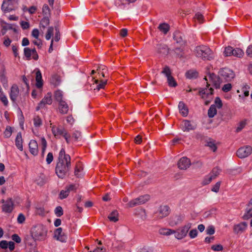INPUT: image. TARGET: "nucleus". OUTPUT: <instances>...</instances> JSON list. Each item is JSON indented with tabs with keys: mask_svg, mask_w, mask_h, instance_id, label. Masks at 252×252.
Instances as JSON below:
<instances>
[{
	"mask_svg": "<svg viewBox=\"0 0 252 252\" xmlns=\"http://www.w3.org/2000/svg\"><path fill=\"white\" fill-rule=\"evenodd\" d=\"M18 5V0H4L1 9L5 12H9L16 9Z\"/></svg>",
	"mask_w": 252,
	"mask_h": 252,
	"instance_id": "1",
	"label": "nucleus"
},
{
	"mask_svg": "<svg viewBox=\"0 0 252 252\" xmlns=\"http://www.w3.org/2000/svg\"><path fill=\"white\" fill-rule=\"evenodd\" d=\"M24 54L27 60H30L31 59L37 60L38 59V55L35 48L31 49L28 47L25 48L24 49Z\"/></svg>",
	"mask_w": 252,
	"mask_h": 252,
	"instance_id": "2",
	"label": "nucleus"
},
{
	"mask_svg": "<svg viewBox=\"0 0 252 252\" xmlns=\"http://www.w3.org/2000/svg\"><path fill=\"white\" fill-rule=\"evenodd\" d=\"M64 119L67 125H70L72 124L73 117L72 116V109L67 104H64Z\"/></svg>",
	"mask_w": 252,
	"mask_h": 252,
	"instance_id": "3",
	"label": "nucleus"
},
{
	"mask_svg": "<svg viewBox=\"0 0 252 252\" xmlns=\"http://www.w3.org/2000/svg\"><path fill=\"white\" fill-rule=\"evenodd\" d=\"M59 162L57 164L56 167V173L59 178H62L63 175V160L62 159V154L61 152L60 154L59 158Z\"/></svg>",
	"mask_w": 252,
	"mask_h": 252,
	"instance_id": "4",
	"label": "nucleus"
},
{
	"mask_svg": "<svg viewBox=\"0 0 252 252\" xmlns=\"http://www.w3.org/2000/svg\"><path fill=\"white\" fill-rule=\"evenodd\" d=\"M191 165L190 160L186 157L182 158L178 163V166L180 169L185 170Z\"/></svg>",
	"mask_w": 252,
	"mask_h": 252,
	"instance_id": "5",
	"label": "nucleus"
},
{
	"mask_svg": "<svg viewBox=\"0 0 252 252\" xmlns=\"http://www.w3.org/2000/svg\"><path fill=\"white\" fill-rule=\"evenodd\" d=\"M64 159L65 161V165L64 166L65 169L64 174H65L67 177H69L71 175V158L69 155H67L64 158Z\"/></svg>",
	"mask_w": 252,
	"mask_h": 252,
	"instance_id": "6",
	"label": "nucleus"
},
{
	"mask_svg": "<svg viewBox=\"0 0 252 252\" xmlns=\"http://www.w3.org/2000/svg\"><path fill=\"white\" fill-rule=\"evenodd\" d=\"M52 102V99L51 97V95L49 94H48L40 102L38 106L37 107V110H38L39 108H41L45 107L46 105H50L51 104Z\"/></svg>",
	"mask_w": 252,
	"mask_h": 252,
	"instance_id": "7",
	"label": "nucleus"
},
{
	"mask_svg": "<svg viewBox=\"0 0 252 252\" xmlns=\"http://www.w3.org/2000/svg\"><path fill=\"white\" fill-rule=\"evenodd\" d=\"M107 81L103 80H93L92 83L94 90H99L103 89L106 84Z\"/></svg>",
	"mask_w": 252,
	"mask_h": 252,
	"instance_id": "8",
	"label": "nucleus"
},
{
	"mask_svg": "<svg viewBox=\"0 0 252 252\" xmlns=\"http://www.w3.org/2000/svg\"><path fill=\"white\" fill-rule=\"evenodd\" d=\"M162 234L166 237H168L170 239L173 240L175 238L180 239L182 237H177L176 236V232L175 230L171 229H165L163 230Z\"/></svg>",
	"mask_w": 252,
	"mask_h": 252,
	"instance_id": "9",
	"label": "nucleus"
},
{
	"mask_svg": "<svg viewBox=\"0 0 252 252\" xmlns=\"http://www.w3.org/2000/svg\"><path fill=\"white\" fill-rule=\"evenodd\" d=\"M13 209V203L11 199H8L6 203L2 206L3 211L6 213H10Z\"/></svg>",
	"mask_w": 252,
	"mask_h": 252,
	"instance_id": "10",
	"label": "nucleus"
},
{
	"mask_svg": "<svg viewBox=\"0 0 252 252\" xmlns=\"http://www.w3.org/2000/svg\"><path fill=\"white\" fill-rule=\"evenodd\" d=\"M31 153L33 155H36L38 153V145L36 141L31 140L29 143Z\"/></svg>",
	"mask_w": 252,
	"mask_h": 252,
	"instance_id": "11",
	"label": "nucleus"
},
{
	"mask_svg": "<svg viewBox=\"0 0 252 252\" xmlns=\"http://www.w3.org/2000/svg\"><path fill=\"white\" fill-rule=\"evenodd\" d=\"M251 151L247 148H242L238 150L237 155L240 158H245L250 154Z\"/></svg>",
	"mask_w": 252,
	"mask_h": 252,
	"instance_id": "12",
	"label": "nucleus"
},
{
	"mask_svg": "<svg viewBox=\"0 0 252 252\" xmlns=\"http://www.w3.org/2000/svg\"><path fill=\"white\" fill-rule=\"evenodd\" d=\"M54 237L57 240L62 242L63 234V230L61 227L58 228L55 230Z\"/></svg>",
	"mask_w": 252,
	"mask_h": 252,
	"instance_id": "13",
	"label": "nucleus"
},
{
	"mask_svg": "<svg viewBox=\"0 0 252 252\" xmlns=\"http://www.w3.org/2000/svg\"><path fill=\"white\" fill-rule=\"evenodd\" d=\"M75 189L74 185L71 184L67 186L65 190L64 191V198L68 197L71 194V192Z\"/></svg>",
	"mask_w": 252,
	"mask_h": 252,
	"instance_id": "14",
	"label": "nucleus"
},
{
	"mask_svg": "<svg viewBox=\"0 0 252 252\" xmlns=\"http://www.w3.org/2000/svg\"><path fill=\"white\" fill-rule=\"evenodd\" d=\"M19 94V90L17 86H12L11 90L10 96L11 99L14 101Z\"/></svg>",
	"mask_w": 252,
	"mask_h": 252,
	"instance_id": "15",
	"label": "nucleus"
},
{
	"mask_svg": "<svg viewBox=\"0 0 252 252\" xmlns=\"http://www.w3.org/2000/svg\"><path fill=\"white\" fill-rule=\"evenodd\" d=\"M179 108L183 116H187L189 113L188 108L183 102L179 103Z\"/></svg>",
	"mask_w": 252,
	"mask_h": 252,
	"instance_id": "16",
	"label": "nucleus"
},
{
	"mask_svg": "<svg viewBox=\"0 0 252 252\" xmlns=\"http://www.w3.org/2000/svg\"><path fill=\"white\" fill-rule=\"evenodd\" d=\"M22 139L20 134L17 135L16 138V145L18 148L21 151L23 150Z\"/></svg>",
	"mask_w": 252,
	"mask_h": 252,
	"instance_id": "17",
	"label": "nucleus"
},
{
	"mask_svg": "<svg viewBox=\"0 0 252 252\" xmlns=\"http://www.w3.org/2000/svg\"><path fill=\"white\" fill-rule=\"evenodd\" d=\"M55 99L59 102V104L61 106V108H63L62 107V98H63V95L62 92L60 91H56L55 94Z\"/></svg>",
	"mask_w": 252,
	"mask_h": 252,
	"instance_id": "18",
	"label": "nucleus"
},
{
	"mask_svg": "<svg viewBox=\"0 0 252 252\" xmlns=\"http://www.w3.org/2000/svg\"><path fill=\"white\" fill-rule=\"evenodd\" d=\"M55 29L53 27H49L47 29V32L45 35L46 39L49 40L53 36V34L55 33Z\"/></svg>",
	"mask_w": 252,
	"mask_h": 252,
	"instance_id": "19",
	"label": "nucleus"
},
{
	"mask_svg": "<svg viewBox=\"0 0 252 252\" xmlns=\"http://www.w3.org/2000/svg\"><path fill=\"white\" fill-rule=\"evenodd\" d=\"M159 29L166 34L169 30V26L167 24L163 23L158 27Z\"/></svg>",
	"mask_w": 252,
	"mask_h": 252,
	"instance_id": "20",
	"label": "nucleus"
},
{
	"mask_svg": "<svg viewBox=\"0 0 252 252\" xmlns=\"http://www.w3.org/2000/svg\"><path fill=\"white\" fill-rule=\"evenodd\" d=\"M217 114V109L214 105H212L208 110L209 117H213Z\"/></svg>",
	"mask_w": 252,
	"mask_h": 252,
	"instance_id": "21",
	"label": "nucleus"
},
{
	"mask_svg": "<svg viewBox=\"0 0 252 252\" xmlns=\"http://www.w3.org/2000/svg\"><path fill=\"white\" fill-rule=\"evenodd\" d=\"M234 49L231 46L226 47L225 48L224 53L226 56H230L233 55Z\"/></svg>",
	"mask_w": 252,
	"mask_h": 252,
	"instance_id": "22",
	"label": "nucleus"
},
{
	"mask_svg": "<svg viewBox=\"0 0 252 252\" xmlns=\"http://www.w3.org/2000/svg\"><path fill=\"white\" fill-rule=\"evenodd\" d=\"M162 73L164 74L165 75V77L168 79H173V78L171 76V70L167 67L164 68L163 70L162 71Z\"/></svg>",
	"mask_w": 252,
	"mask_h": 252,
	"instance_id": "23",
	"label": "nucleus"
},
{
	"mask_svg": "<svg viewBox=\"0 0 252 252\" xmlns=\"http://www.w3.org/2000/svg\"><path fill=\"white\" fill-rule=\"evenodd\" d=\"M42 12L45 16H48L50 15V10L47 4H45L43 5L42 8Z\"/></svg>",
	"mask_w": 252,
	"mask_h": 252,
	"instance_id": "24",
	"label": "nucleus"
},
{
	"mask_svg": "<svg viewBox=\"0 0 252 252\" xmlns=\"http://www.w3.org/2000/svg\"><path fill=\"white\" fill-rule=\"evenodd\" d=\"M246 226L247 223L246 222H243L242 224H239L237 225L235 227V229L237 232L242 231L244 230V228Z\"/></svg>",
	"mask_w": 252,
	"mask_h": 252,
	"instance_id": "25",
	"label": "nucleus"
},
{
	"mask_svg": "<svg viewBox=\"0 0 252 252\" xmlns=\"http://www.w3.org/2000/svg\"><path fill=\"white\" fill-rule=\"evenodd\" d=\"M11 42H12V40L8 36H5L3 38V44L5 47H9L10 46Z\"/></svg>",
	"mask_w": 252,
	"mask_h": 252,
	"instance_id": "26",
	"label": "nucleus"
},
{
	"mask_svg": "<svg viewBox=\"0 0 252 252\" xmlns=\"http://www.w3.org/2000/svg\"><path fill=\"white\" fill-rule=\"evenodd\" d=\"M242 50L240 48L234 49L233 55L234 56L240 58L242 55Z\"/></svg>",
	"mask_w": 252,
	"mask_h": 252,
	"instance_id": "27",
	"label": "nucleus"
},
{
	"mask_svg": "<svg viewBox=\"0 0 252 252\" xmlns=\"http://www.w3.org/2000/svg\"><path fill=\"white\" fill-rule=\"evenodd\" d=\"M12 133V129L10 126H7L4 131L5 136L7 137H9Z\"/></svg>",
	"mask_w": 252,
	"mask_h": 252,
	"instance_id": "28",
	"label": "nucleus"
},
{
	"mask_svg": "<svg viewBox=\"0 0 252 252\" xmlns=\"http://www.w3.org/2000/svg\"><path fill=\"white\" fill-rule=\"evenodd\" d=\"M12 50L15 57L19 58L18 46L15 45H13L12 46Z\"/></svg>",
	"mask_w": 252,
	"mask_h": 252,
	"instance_id": "29",
	"label": "nucleus"
},
{
	"mask_svg": "<svg viewBox=\"0 0 252 252\" xmlns=\"http://www.w3.org/2000/svg\"><path fill=\"white\" fill-rule=\"evenodd\" d=\"M245 52L247 56L252 58V45H250L246 48Z\"/></svg>",
	"mask_w": 252,
	"mask_h": 252,
	"instance_id": "30",
	"label": "nucleus"
},
{
	"mask_svg": "<svg viewBox=\"0 0 252 252\" xmlns=\"http://www.w3.org/2000/svg\"><path fill=\"white\" fill-rule=\"evenodd\" d=\"M39 32L38 29H34L32 32V35L36 39L39 38Z\"/></svg>",
	"mask_w": 252,
	"mask_h": 252,
	"instance_id": "31",
	"label": "nucleus"
},
{
	"mask_svg": "<svg viewBox=\"0 0 252 252\" xmlns=\"http://www.w3.org/2000/svg\"><path fill=\"white\" fill-rule=\"evenodd\" d=\"M32 42L35 45L37 46L38 48H41L42 47V42L40 39H35V40H33Z\"/></svg>",
	"mask_w": 252,
	"mask_h": 252,
	"instance_id": "32",
	"label": "nucleus"
},
{
	"mask_svg": "<svg viewBox=\"0 0 252 252\" xmlns=\"http://www.w3.org/2000/svg\"><path fill=\"white\" fill-rule=\"evenodd\" d=\"M55 36L54 37V40L55 41H58L60 39L61 35H60L59 31L57 28H55Z\"/></svg>",
	"mask_w": 252,
	"mask_h": 252,
	"instance_id": "33",
	"label": "nucleus"
},
{
	"mask_svg": "<svg viewBox=\"0 0 252 252\" xmlns=\"http://www.w3.org/2000/svg\"><path fill=\"white\" fill-rule=\"evenodd\" d=\"M209 90L206 89V90H203L200 92V94L202 96V98H205L206 96V94L207 96L209 93L211 94H212V92L211 91H210V92L209 93Z\"/></svg>",
	"mask_w": 252,
	"mask_h": 252,
	"instance_id": "34",
	"label": "nucleus"
},
{
	"mask_svg": "<svg viewBox=\"0 0 252 252\" xmlns=\"http://www.w3.org/2000/svg\"><path fill=\"white\" fill-rule=\"evenodd\" d=\"M20 25L23 29H27L30 27L29 23L26 21H21Z\"/></svg>",
	"mask_w": 252,
	"mask_h": 252,
	"instance_id": "35",
	"label": "nucleus"
},
{
	"mask_svg": "<svg viewBox=\"0 0 252 252\" xmlns=\"http://www.w3.org/2000/svg\"><path fill=\"white\" fill-rule=\"evenodd\" d=\"M98 78H112L114 77V76H112V75H109V74L107 73L105 74L104 72H101L100 73H99L98 76H97Z\"/></svg>",
	"mask_w": 252,
	"mask_h": 252,
	"instance_id": "36",
	"label": "nucleus"
},
{
	"mask_svg": "<svg viewBox=\"0 0 252 252\" xmlns=\"http://www.w3.org/2000/svg\"><path fill=\"white\" fill-rule=\"evenodd\" d=\"M34 124L35 126H39L41 124V120L38 117H36L33 120Z\"/></svg>",
	"mask_w": 252,
	"mask_h": 252,
	"instance_id": "37",
	"label": "nucleus"
},
{
	"mask_svg": "<svg viewBox=\"0 0 252 252\" xmlns=\"http://www.w3.org/2000/svg\"><path fill=\"white\" fill-rule=\"evenodd\" d=\"M231 87L232 86L231 84H227L223 86L222 89L224 92H227L231 90Z\"/></svg>",
	"mask_w": 252,
	"mask_h": 252,
	"instance_id": "38",
	"label": "nucleus"
},
{
	"mask_svg": "<svg viewBox=\"0 0 252 252\" xmlns=\"http://www.w3.org/2000/svg\"><path fill=\"white\" fill-rule=\"evenodd\" d=\"M36 82L35 83V85L36 87L38 89H40L42 88L43 86V81L42 80H35Z\"/></svg>",
	"mask_w": 252,
	"mask_h": 252,
	"instance_id": "39",
	"label": "nucleus"
},
{
	"mask_svg": "<svg viewBox=\"0 0 252 252\" xmlns=\"http://www.w3.org/2000/svg\"><path fill=\"white\" fill-rule=\"evenodd\" d=\"M62 208L61 206H59L56 208L55 214L57 216L59 217L62 215Z\"/></svg>",
	"mask_w": 252,
	"mask_h": 252,
	"instance_id": "40",
	"label": "nucleus"
},
{
	"mask_svg": "<svg viewBox=\"0 0 252 252\" xmlns=\"http://www.w3.org/2000/svg\"><path fill=\"white\" fill-rule=\"evenodd\" d=\"M53 159V156L52 153H48L47 158H46V161L49 164L50 163Z\"/></svg>",
	"mask_w": 252,
	"mask_h": 252,
	"instance_id": "41",
	"label": "nucleus"
},
{
	"mask_svg": "<svg viewBox=\"0 0 252 252\" xmlns=\"http://www.w3.org/2000/svg\"><path fill=\"white\" fill-rule=\"evenodd\" d=\"M37 10V7L35 6H32L28 9V12L32 14L34 13Z\"/></svg>",
	"mask_w": 252,
	"mask_h": 252,
	"instance_id": "42",
	"label": "nucleus"
},
{
	"mask_svg": "<svg viewBox=\"0 0 252 252\" xmlns=\"http://www.w3.org/2000/svg\"><path fill=\"white\" fill-rule=\"evenodd\" d=\"M41 143L42 145V152H44L47 146V142L44 138H41Z\"/></svg>",
	"mask_w": 252,
	"mask_h": 252,
	"instance_id": "43",
	"label": "nucleus"
},
{
	"mask_svg": "<svg viewBox=\"0 0 252 252\" xmlns=\"http://www.w3.org/2000/svg\"><path fill=\"white\" fill-rule=\"evenodd\" d=\"M168 84L170 87H175L177 84L175 80H168Z\"/></svg>",
	"mask_w": 252,
	"mask_h": 252,
	"instance_id": "44",
	"label": "nucleus"
},
{
	"mask_svg": "<svg viewBox=\"0 0 252 252\" xmlns=\"http://www.w3.org/2000/svg\"><path fill=\"white\" fill-rule=\"evenodd\" d=\"M25 220V218L23 214H20L18 217V221L22 223H23Z\"/></svg>",
	"mask_w": 252,
	"mask_h": 252,
	"instance_id": "45",
	"label": "nucleus"
},
{
	"mask_svg": "<svg viewBox=\"0 0 252 252\" xmlns=\"http://www.w3.org/2000/svg\"><path fill=\"white\" fill-rule=\"evenodd\" d=\"M0 247L2 249H6L8 247V244L6 241H2L0 242Z\"/></svg>",
	"mask_w": 252,
	"mask_h": 252,
	"instance_id": "46",
	"label": "nucleus"
},
{
	"mask_svg": "<svg viewBox=\"0 0 252 252\" xmlns=\"http://www.w3.org/2000/svg\"><path fill=\"white\" fill-rule=\"evenodd\" d=\"M12 240L17 243H20L21 242L20 238L16 234H14L12 236Z\"/></svg>",
	"mask_w": 252,
	"mask_h": 252,
	"instance_id": "47",
	"label": "nucleus"
},
{
	"mask_svg": "<svg viewBox=\"0 0 252 252\" xmlns=\"http://www.w3.org/2000/svg\"><path fill=\"white\" fill-rule=\"evenodd\" d=\"M212 249L216 251H220L222 250V246L220 245L214 246L212 247Z\"/></svg>",
	"mask_w": 252,
	"mask_h": 252,
	"instance_id": "48",
	"label": "nucleus"
},
{
	"mask_svg": "<svg viewBox=\"0 0 252 252\" xmlns=\"http://www.w3.org/2000/svg\"><path fill=\"white\" fill-rule=\"evenodd\" d=\"M197 230H195V229H194V230H191L190 232H189V235L191 237V238H194L195 237V236H197Z\"/></svg>",
	"mask_w": 252,
	"mask_h": 252,
	"instance_id": "49",
	"label": "nucleus"
},
{
	"mask_svg": "<svg viewBox=\"0 0 252 252\" xmlns=\"http://www.w3.org/2000/svg\"><path fill=\"white\" fill-rule=\"evenodd\" d=\"M208 146L210 147L211 149H212L213 152L216 151L217 149V147L214 143L212 142H210L208 143Z\"/></svg>",
	"mask_w": 252,
	"mask_h": 252,
	"instance_id": "50",
	"label": "nucleus"
},
{
	"mask_svg": "<svg viewBox=\"0 0 252 252\" xmlns=\"http://www.w3.org/2000/svg\"><path fill=\"white\" fill-rule=\"evenodd\" d=\"M29 41L27 38H24L22 40V45L23 46H27L29 44Z\"/></svg>",
	"mask_w": 252,
	"mask_h": 252,
	"instance_id": "51",
	"label": "nucleus"
},
{
	"mask_svg": "<svg viewBox=\"0 0 252 252\" xmlns=\"http://www.w3.org/2000/svg\"><path fill=\"white\" fill-rule=\"evenodd\" d=\"M215 103L219 108H220L222 106L221 101L219 98H217L216 99Z\"/></svg>",
	"mask_w": 252,
	"mask_h": 252,
	"instance_id": "52",
	"label": "nucleus"
},
{
	"mask_svg": "<svg viewBox=\"0 0 252 252\" xmlns=\"http://www.w3.org/2000/svg\"><path fill=\"white\" fill-rule=\"evenodd\" d=\"M135 142L138 144H140L142 142V137L140 135H137L135 138Z\"/></svg>",
	"mask_w": 252,
	"mask_h": 252,
	"instance_id": "53",
	"label": "nucleus"
},
{
	"mask_svg": "<svg viewBox=\"0 0 252 252\" xmlns=\"http://www.w3.org/2000/svg\"><path fill=\"white\" fill-rule=\"evenodd\" d=\"M35 73L36 75L35 79H41L42 75L40 71L39 70H35Z\"/></svg>",
	"mask_w": 252,
	"mask_h": 252,
	"instance_id": "54",
	"label": "nucleus"
},
{
	"mask_svg": "<svg viewBox=\"0 0 252 252\" xmlns=\"http://www.w3.org/2000/svg\"><path fill=\"white\" fill-rule=\"evenodd\" d=\"M1 101L4 103L5 105H6L8 103V101L6 97L4 95L1 96Z\"/></svg>",
	"mask_w": 252,
	"mask_h": 252,
	"instance_id": "55",
	"label": "nucleus"
},
{
	"mask_svg": "<svg viewBox=\"0 0 252 252\" xmlns=\"http://www.w3.org/2000/svg\"><path fill=\"white\" fill-rule=\"evenodd\" d=\"M8 247L10 250L12 251L14 249V243L13 242H9L8 244Z\"/></svg>",
	"mask_w": 252,
	"mask_h": 252,
	"instance_id": "56",
	"label": "nucleus"
},
{
	"mask_svg": "<svg viewBox=\"0 0 252 252\" xmlns=\"http://www.w3.org/2000/svg\"><path fill=\"white\" fill-rule=\"evenodd\" d=\"M61 223L62 221L60 219H57L54 222V224L56 227H57L60 225L61 224Z\"/></svg>",
	"mask_w": 252,
	"mask_h": 252,
	"instance_id": "57",
	"label": "nucleus"
},
{
	"mask_svg": "<svg viewBox=\"0 0 252 252\" xmlns=\"http://www.w3.org/2000/svg\"><path fill=\"white\" fill-rule=\"evenodd\" d=\"M5 180L4 177H3V176L0 177V185H2L4 184L5 183Z\"/></svg>",
	"mask_w": 252,
	"mask_h": 252,
	"instance_id": "58",
	"label": "nucleus"
},
{
	"mask_svg": "<svg viewBox=\"0 0 252 252\" xmlns=\"http://www.w3.org/2000/svg\"><path fill=\"white\" fill-rule=\"evenodd\" d=\"M214 232H215L214 229L212 227L210 228L208 230V233L210 235L214 234Z\"/></svg>",
	"mask_w": 252,
	"mask_h": 252,
	"instance_id": "59",
	"label": "nucleus"
},
{
	"mask_svg": "<svg viewBox=\"0 0 252 252\" xmlns=\"http://www.w3.org/2000/svg\"><path fill=\"white\" fill-rule=\"evenodd\" d=\"M126 34H127L126 30H125V29L122 30V32H121V35L123 36H125L126 35Z\"/></svg>",
	"mask_w": 252,
	"mask_h": 252,
	"instance_id": "60",
	"label": "nucleus"
},
{
	"mask_svg": "<svg viewBox=\"0 0 252 252\" xmlns=\"http://www.w3.org/2000/svg\"><path fill=\"white\" fill-rule=\"evenodd\" d=\"M198 228L201 232H202L204 230L205 227L203 224H200L198 225Z\"/></svg>",
	"mask_w": 252,
	"mask_h": 252,
	"instance_id": "61",
	"label": "nucleus"
},
{
	"mask_svg": "<svg viewBox=\"0 0 252 252\" xmlns=\"http://www.w3.org/2000/svg\"><path fill=\"white\" fill-rule=\"evenodd\" d=\"M54 40L52 39L51 42V44L49 49V52L51 53L53 51V44Z\"/></svg>",
	"mask_w": 252,
	"mask_h": 252,
	"instance_id": "62",
	"label": "nucleus"
},
{
	"mask_svg": "<svg viewBox=\"0 0 252 252\" xmlns=\"http://www.w3.org/2000/svg\"><path fill=\"white\" fill-rule=\"evenodd\" d=\"M32 96H33V98H36L37 95V94L36 93V91L34 90L32 91Z\"/></svg>",
	"mask_w": 252,
	"mask_h": 252,
	"instance_id": "63",
	"label": "nucleus"
},
{
	"mask_svg": "<svg viewBox=\"0 0 252 252\" xmlns=\"http://www.w3.org/2000/svg\"><path fill=\"white\" fill-rule=\"evenodd\" d=\"M6 32V29L4 28H3L1 30L0 34L1 35H4Z\"/></svg>",
	"mask_w": 252,
	"mask_h": 252,
	"instance_id": "64",
	"label": "nucleus"
}]
</instances>
